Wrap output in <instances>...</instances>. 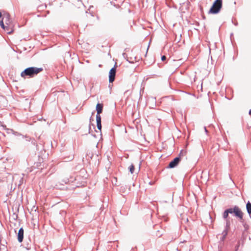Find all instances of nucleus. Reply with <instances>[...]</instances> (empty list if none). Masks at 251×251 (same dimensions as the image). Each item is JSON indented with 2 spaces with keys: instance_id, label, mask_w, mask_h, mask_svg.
<instances>
[{
  "instance_id": "obj_3",
  "label": "nucleus",
  "mask_w": 251,
  "mask_h": 251,
  "mask_svg": "<svg viewBox=\"0 0 251 251\" xmlns=\"http://www.w3.org/2000/svg\"><path fill=\"white\" fill-rule=\"evenodd\" d=\"M220 12V0H215L210 8L208 14H216Z\"/></svg>"
},
{
  "instance_id": "obj_13",
  "label": "nucleus",
  "mask_w": 251,
  "mask_h": 251,
  "mask_svg": "<svg viewBox=\"0 0 251 251\" xmlns=\"http://www.w3.org/2000/svg\"><path fill=\"white\" fill-rule=\"evenodd\" d=\"M0 25L1 27L4 30H6V29L7 28V26L4 25L3 20L0 21Z\"/></svg>"
},
{
  "instance_id": "obj_22",
  "label": "nucleus",
  "mask_w": 251,
  "mask_h": 251,
  "mask_svg": "<svg viewBox=\"0 0 251 251\" xmlns=\"http://www.w3.org/2000/svg\"><path fill=\"white\" fill-rule=\"evenodd\" d=\"M30 142H31L32 144H33V145H36V141L35 140V139H31V140L30 141Z\"/></svg>"
},
{
  "instance_id": "obj_35",
  "label": "nucleus",
  "mask_w": 251,
  "mask_h": 251,
  "mask_svg": "<svg viewBox=\"0 0 251 251\" xmlns=\"http://www.w3.org/2000/svg\"><path fill=\"white\" fill-rule=\"evenodd\" d=\"M2 17V13L0 11V19Z\"/></svg>"
},
{
  "instance_id": "obj_8",
  "label": "nucleus",
  "mask_w": 251,
  "mask_h": 251,
  "mask_svg": "<svg viewBox=\"0 0 251 251\" xmlns=\"http://www.w3.org/2000/svg\"><path fill=\"white\" fill-rule=\"evenodd\" d=\"M103 106L102 103H97L96 107V110L97 111L96 115H100V114L102 113L103 110Z\"/></svg>"
},
{
  "instance_id": "obj_20",
  "label": "nucleus",
  "mask_w": 251,
  "mask_h": 251,
  "mask_svg": "<svg viewBox=\"0 0 251 251\" xmlns=\"http://www.w3.org/2000/svg\"><path fill=\"white\" fill-rule=\"evenodd\" d=\"M13 134L15 135V136H22V135L21 133H20L18 132L15 131H14V133H13Z\"/></svg>"
},
{
  "instance_id": "obj_11",
  "label": "nucleus",
  "mask_w": 251,
  "mask_h": 251,
  "mask_svg": "<svg viewBox=\"0 0 251 251\" xmlns=\"http://www.w3.org/2000/svg\"><path fill=\"white\" fill-rule=\"evenodd\" d=\"M242 225H243L244 228V231H248V230L250 229V226L248 224H247L245 222V220L244 219V217H243V221H239Z\"/></svg>"
},
{
  "instance_id": "obj_36",
  "label": "nucleus",
  "mask_w": 251,
  "mask_h": 251,
  "mask_svg": "<svg viewBox=\"0 0 251 251\" xmlns=\"http://www.w3.org/2000/svg\"><path fill=\"white\" fill-rule=\"evenodd\" d=\"M249 114L251 115V109L249 110Z\"/></svg>"
},
{
  "instance_id": "obj_6",
  "label": "nucleus",
  "mask_w": 251,
  "mask_h": 251,
  "mask_svg": "<svg viewBox=\"0 0 251 251\" xmlns=\"http://www.w3.org/2000/svg\"><path fill=\"white\" fill-rule=\"evenodd\" d=\"M24 235V228L22 227L19 229L17 234V239L19 243H22L23 241Z\"/></svg>"
},
{
  "instance_id": "obj_42",
  "label": "nucleus",
  "mask_w": 251,
  "mask_h": 251,
  "mask_svg": "<svg viewBox=\"0 0 251 251\" xmlns=\"http://www.w3.org/2000/svg\"><path fill=\"white\" fill-rule=\"evenodd\" d=\"M177 251H179V250H178V249H177Z\"/></svg>"
},
{
  "instance_id": "obj_29",
  "label": "nucleus",
  "mask_w": 251,
  "mask_h": 251,
  "mask_svg": "<svg viewBox=\"0 0 251 251\" xmlns=\"http://www.w3.org/2000/svg\"><path fill=\"white\" fill-rule=\"evenodd\" d=\"M220 5H221V9L222 8V0H221V4H220Z\"/></svg>"
},
{
  "instance_id": "obj_32",
  "label": "nucleus",
  "mask_w": 251,
  "mask_h": 251,
  "mask_svg": "<svg viewBox=\"0 0 251 251\" xmlns=\"http://www.w3.org/2000/svg\"><path fill=\"white\" fill-rule=\"evenodd\" d=\"M224 138V141L226 143H227V142H226V139H225V137H223Z\"/></svg>"
},
{
  "instance_id": "obj_21",
  "label": "nucleus",
  "mask_w": 251,
  "mask_h": 251,
  "mask_svg": "<svg viewBox=\"0 0 251 251\" xmlns=\"http://www.w3.org/2000/svg\"><path fill=\"white\" fill-rule=\"evenodd\" d=\"M123 56L124 58H125L126 60H127V58H129V57H128L127 54L126 53H123Z\"/></svg>"
},
{
  "instance_id": "obj_7",
  "label": "nucleus",
  "mask_w": 251,
  "mask_h": 251,
  "mask_svg": "<svg viewBox=\"0 0 251 251\" xmlns=\"http://www.w3.org/2000/svg\"><path fill=\"white\" fill-rule=\"evenodd\" d=\"M96 122H97V126L98 129L100 130V133H101V116L100 115H96Z\"/></svg>"
},
{
  "instance_id": "obj_28",
  "label": "nucleus",
  "mask_w": 251,
  "mask_h": 251,
  "mask_svg": "<svg viewBox=\"0 0 251 251\" xmlns=\"http://www.w3.org/2000/svg\"><path fill=\"white\" fill-rule=\"evenodd\" d=\"M68 182H69L68 179H67L65 181H64L65 183H67Z\"/></svg>"
},
{
  "instance_id": "obj_12",
  "label": "nucleus",
  "mask_w": 251,
  "mask_h": 251,
  "mask_svg": "<svg viewBox=\"0 0 251 251\" xmlns=\"http://www.w3.org/2000/svg\"><path fill=\"white\" fill-rule=\"evenodd\" d=\"M139 60V59L137 57H130L127 58V61L130 63H134L135 62H137Z\"/></svg>"
},
{
  "instance_id": "obj_27",
  "label": "nucleus",
  "mask_w": 251,
  "mask_h": 251,
  "mask_svg": "<svg viewBox=\"0 0 251 251\" xmlns=\"http://www.w3.org/2000/svg\"><path fill=\"white\" fill-rule=\"evenodd\" d=\"M86 156H87L88 157H90V158H92V155H89L88 154H87Z\"/></svg>"
},
{
  "instance_id": "obj_5",
  "label": "nucleus",
  "mask_w": 251,
  "mask_h": 251,
  "mask_svg": "<svg viewBox=\"0 0 251 251\" xmlns=\"http://www.w3.org/2000/svg\"><path fill=\"white\" fill-rule=\"evenodd\" d=\"M181 161V157L177 156L172 160L168 166V168H174L176 167Z\"/></svg>"
},
{
  "instance_id": "obj_33",
  "label": "nucleus",
  "mask_w": 251,
  "mask_h": 251,
  "mask_svg": "<svg viewBox=\"0 0 251 251\" xmlns=\"http://www.w3.org/2000/svg\"><path fill=\"white\" fill-rule=\"evenodd\" d=\"M242 244H243L244 240H245V238H244L243 239H242Z\"/></svg>"
},
{
  "instance_id": "obj_25",
  "label": "nucleus",
  "mask_w": 251,
  "mask_h": 251,
  "mask_svg": "<svg viewBox=\"0 0 251 251\" xmlns=\"http://www.w3.org/2000/svg\"><path fill=\"white\" fill-rule=\"evenodd\" d=\"M184 154L183 152V150H181L180 152V153H179V155L177 156H180L181 157V155H183Z\"/></svg>"
},
{
  "instance_id": "obj_37",
  "label": "nucleus",
  "mask_w": 251,
  "mask_h": 251,
  "mask_svg": "<svg viewBox=\"0 0 251 251\" xmlns=\"http://www.w3.org/2000/svg\"><path fill=\"white\" fill-rule=\"evenodd\" d=\"M162 235V234H157L156 236H158L159 237H160Z\"/></svg>"
},
{
  "instance_id": "obj_24",
  "label": "nucleus",
  "mask_w": 251,
  "mask_h": 251,
  "mask_svg": "<svg viewBox=\"0 0 251 251\" xmlns=\"http://www.w3.org/2000/svg\"><path fill=\"white\" fill-rule=\"evenodd\" d=\"M166 57L165 55H163L161 56V59L162 61H164L166 60Z\"/></svg>"
},
{
  "instance_id": "obj_17",
  "label": "nucleus",
  "mask_w": 251,
  "mask_h": 251,
  "mask_svg": "<svg viewBox=\"0 0 251 251\" xmlns=\"http://www.w3.org/2000/svg\"><path fill=\"white\" fill-rule=\"evenodd\" d=\"M77 2V6L80 7L81 5H83V4L81 0H75Z\"/></svg>"
},
{
  "instance_id": "obj_18",
  "label": "nucleus",
  "mask_w": 251,
  "mask_h": 251,
  "mask_svg": "<svg viewBox=\"0 0 251 251\" xmlns=\"http://www.w3.org/2000/svg\"><path fill=\"white\" fill-rule=\"evenodd\" d=\"M6 130L7 131V133L8 134H13L14 131L12 129L10 128H6Z\"/></svg>"
},
{
  "instance_id": "obj_38",
  "label": "nucleus",
  "mask_w": 251,
  "mask_h": 251,
  "mask_svg": "<svg viewBox=\"0 0 251 251\" xmlns=\"http://www.w3.org/2000/svg\"><path fill=\"white\" fill-rule=\"evenodd\" d=\"M218 249H219L218 251H220V245H218Z\"/></svg>"
},
{
  "instance_id": "obj_19",
  "label": "nucleus",
  "mask_w": 251,
  "mask_h": 251,
  "mask_svg": "<svg viewBox=\"0 0 251 251\" xmlns=\"http://www.w3.org/2000/svg\"><path fill=\"white\" fill-rule=\"evenodd\" d=\"M240 246V241H238L237 244L235 246V251H238L239 248Z\"/></svg>"
},
{
  "instance_id": "obj_9",
  "label": "nucleus",
  "mask_w": 251,
  "mask_h": 251,
  "mask_svg": "<svg viewBox=\"0 0 251 251\" xmlns=\"http://www.w3.org/2000/svg\"><path fill=\"white\" fill-rule=\"evenodd\" d=\"M2 20H4L5 24L8 25L10 23V16L9 14L7 13H4Z\"/></svg>"
},
{
  "instance_id": "obj_41",
  "label": "nucleus",
  "mask_w": 251,
  "mask_h": 251,
  "mask_svg": "<svg viewBox=\"0 0 251 251\" xmlns=\"http://www.w3.org/2000/svg\"><path fill=\"white\" fill-rule=\"evenodd\" d=\"M225 147H223V149H224V150H226V149H225Z\"/></svg>"
},
{
  "instance_id": "obj_23",
  "label": "nucleus",
  "mask_w": 251,
  "mask_h": 251,
  "mask_svg": "<svg viewBox=\"0 0 251 251\" xmlns=\"http://www.w3.org/2000/svg\"><path fill=\"white\" fill-rule=\"evenodd\" d=\"M18 215L17 214H16L15 213L13 214V219L14 220H17V219L18 218Z\"/></svg>"
},
{
  "instance_id": "obj_34",
  "label": "nucleus",
  "mask_w": 251,
  "mask_h": 251,
  "mask_svg": "<svg viewBox=\"0 0 251 251\" xmlns=\"http://www.w3.org/2000/svg\"><path fill=\"white\" fill-rule=\"evenodd\" d=\"M204 130H205V132L207 133L208 132V131H207L206 128L205 127H204Z\"/></svg>"
},
{
  "instance_id": "obj_10",
  "label": "nucleus",
  "mask_w": 251,
  "mask_h": 251,
  "mask_svg": "<svg viewBox=\"0 0 251 251\" xmlns=\"http://www.w3.org/2000/svg\"><path fill=\"white\" fill-rule=\"evenodd\" d=\"M247 211L249 215L250 219H251V203L248 201L246 205Z\"/></svg>"
},
{
  "instance_id": "obj_26",
  "label": "nucleus",
  "mask_w": 251,
  "mask_h": 251,
  "mask_svg": "<svg viewBox=\"0 0 251 251\" xmlns=\"http://www.w3.org/2000/svg\"><path fill=\"white\" fill-rule=\"evenodd\" d=\"M232 23H233V24L235 25V26H237L238 25V22L237 21H236L235 22H234L233 21H232Z\"/></svg>"
},
{
  "instance_id": "obj_15",
  "label": "nucleus",
  "mask_w": 251,
  "mask_h": 251,
  "mask_svg": "<svg viewBox=\"0 0 251 251\" xmlns=\"http://www.w3.org/2000/svg\"><path fill=\"white\" fill-rule=\"evenodd\" d=\"M134 166L133 164H131L129 167L128 169L131 174H133L134 171Z\"/></svg>"
},
{
  "instance_id": "obj_14",
  "label": "nucleus",
  "mask_w": 251,
  "mask_h": 251,
  "mask_svg": "<svg viewBox=\"0 0 251 251\" xmlns=\"http://www.w3.org/2000/svg\"><path fill=\"white\" fill-rule=\"evenodd\" d=\"M47 8V5L46 4H41L38 7L39 10H43Z\"/></svg>"
},
{
  "instance_id": "obj_31",
  "label": "nucleus",
  "mask_w": 251,
  "mask_h": 251,
  "mask_svg": "<svg viewBox=\"0 0 251 251\" xmlns=\"http://www.w3.org/2000/svg\"><path fill=\"white\" fill-rule=\"evenodd\" d=\"M90 129H91V124H90V125H89V133H90Z\"/></svg>"
},
{
  "instance_id": "obj_30",
  "label": "nucleus",
  "mask_w": 251,
  "mask_h": 251,
  "mask_svg": "<svg viewBox=\"0 0 251 251\" xmlns=\"http://www.w3.org/2000/svg\"><path fill=\"white\" fill-rule=\"evenodd\" d=\"M93 120H93V119L92 118V117H90V122H91V121H93Z\"/></svg>"
},
{
  "instance_id": "obj_40",
  "label": "nucleus",
  "mask_w": 251,
  "mask_h": 251,
  "mask_svg": "<svg viewBox=\"0 0 251 251\" xmlns=\"http://www.w3.org/2000/svg\"><path fill=\"white\" fill-rule=\"evenodd\" d=\"M47 13H48V14H49L50 11H47Z\"/></svg>"
},
{
  "instance_id": "obj_2",
  "label": "nucleus",
  "mask_w": 251,
  "mask_h": 251,
  "mask_svg": "<svg viewBox=\"0 0 251 251\" xmlns=\"http://www.w3.org/2000/svg\"><path fill=\"white\" fill-rule=\"evenodd\" d=\"M43 68H37L35 67H29L25 69L21 74V76L23 78H31L37 75L43 71Z\"/></svg>"
},
{
  "instance_id": "obj_39",
  "label": "nucleus",
  "mask_w": 251,
  "mask_h": 251,
  "mask_svg": "<svg viewBox=\"0 0 251 251\" xmlns=\"http://www.w3.org/2000/svg\"><path fill=\"white\" fill-rule=\"evenodd\" d=\"M12 32V31H10V32H8V34H10Z\"/></svg>"
},
{
  "instance_id": "obj_4",
  "label": "nucleus",
  "mask_w": 251,
  "mask_h": 251,
  "mask_svg": "<svg viewBox=\"0 0 251 251\" xmlns=\"http://www.w3.org/2000/svg\"><path fill=\"white\" fill-rule=\"evenodd\" d=\"M116 63L114 65V67H112L109 71V83H113L115 79L116 73Z\"/></svg>"
},
{
  "instance_id": "obj_16",
  "label": "nucleus",
  "mask_w": 251,
  "mask_h": 251,
  "mask_svg": "<svg viewBox=\"0 0 251 251\" xmlns=\"http://www.w3.org/2000/svg\"><path fill=\"white\" fill-rule=\"evenodd\" d=\"M22 138H25L26 139V141H27V142H30V141L31 140V138L29 137V136H24V135H22Z\"/></svg>"
},
{
  "instance_id": "obj_1",
  "label": "nucleus",
  "mask_w": 251,
  "mask_h": 251,
  "mask_svg": "<svg viewBox=\"0 0 251 251\" xmlns=\"http://www.w3.org/2000/svg\"><path fill=\"white\" fill-rule=\"evenodd\" d=\"M229 214L232 215L236 217L239 221H243V217H244V215L241 208L236 205L230 206L224 210L222 213V217L226 221V226L225 229L222 233L223 236L221 238V242L226 239L230 228V222Z\"/></svg>"
}]
</instances>
